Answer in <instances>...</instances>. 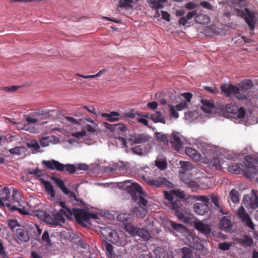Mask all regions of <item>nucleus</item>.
I'll use <instances>...</instances> for the list:
<instances>
[{"instance_id": "obj_1", "label": "nucleus", "mask_w": 258, "mask_h": 258, "mask_svg": "<svg viewBox=\"0 0 258 258\" xmlns=\"http://www.w3.org/2000/svg\"><path fill=\"white\" fill-rule=\"evenodd\" d=\"M126 190L129 193L135 201L138 202L139 206L145 207L147 204V200L143 197L146 195L140 184L137 183H132L131 185L127 186Z\"/></svg>"}, {"instance_id": "obj_2", "label": "nucleus", "mask_w": 258, "mask_h": 258, "mask_svg": "<svg viewBox=\"0 0 258 258\" xmlns=\"http://www.w3.org/2000/svg\"><path fill=\"white\" fill-rule=\"evenodd\" d=\"M143 178L148 184L153 188H158L162 185H165L168 187H172L173 185L171 182L167 180L165 177L144 176Z\"/></svg>"}, {"instance_id": "obj_3", "label": "nucleus", "mask_w": 258, "mask_h": 258, "mask_svg": "<svg viewBox=\"0 0 258 258\" xmlns=\"http://www.w3.org/2000/svg\"><path fill=\"white\" fill-rule=\"evenodd\" d=\"M241 17L243 18L251 31H254L257 19L256 14L248 8H245L244 10L239 12Z\"/></svg>"}, {"instance_id": "obj_4", "label": "nucleus", "mask_w": 258, "mask_h": 258, "mask_svg": "<svg viewBox=\"0 0 258 258\" xmlns=\"http://www.w3.org/2000/svg\"><path fill=\"white\" fill-rule=\"evenodd\" d=\"M257 191L252 189L250 194L244 196L242 203L247 209L254 210L258 207Z\"/></svg>"}, {"instance_id": "obj_5", "label": "nucleus", "mask_w": 258, "mask_h": 258, "mask_svg": "<svg viewBox=\"0 0 258 258\" xmlns=\"http://www.w3.org/2000/svg\"><path fill=\"white\" fill-rule=\"evenodd\" d=\"M236 214L238 218L242 222L244 223L246 226L252 230L255 229V225L253 224L249 215L243 206H240L237 210Z\"/></svg>"}, {"instance_id": "obj_6", "label": "nucleus", "mask_w": 258, "mask_h": 258, "mask_svg": "<svg viewBox=\"0 0 258 258\" xmlns=\"http://www.w3.org/2000/svg\"><path fill=\"white\" fill-rule=\"evenodd\" d=\"M72 216H74L76 221L80 224H90L89 221L88 212L84 209H72Z\"/></svg>"}, {"instance_id": "obj_7", "label": "nucleus", "mask_w": 258, "mask_h": 258, "mask_svg": "<svg viewBox=\"0 0 258 258\" xmlns=\"http://www.w3.org/2000/svg\"><path fill=\"white\" fill-rule=\"evenodd\" d=\"M64 214V209H60L58 212L53 213V217L50 215L47 217L48 224L51 225H58L64 223L65 218L63 217Z\"/></svg>"}, {"instance_id": "obj_8", "label": "nucleus", "mask_w": 258, "mask_h": 258, "mask_svg": "<svg viewBox=\"0 0 258 258\" xmlns=\"http://www.w3.org/2000/svg\"><path fill=\"white\" fill-rule=\"evenodd\" d=\"M125 234L120 232L117 233L115 230H113L110 236H109L108 241L116 244L118 246H123L126 244V240L124 239Z\"/></svg>"}, {"instance_id": "obj_9", "label": "nucleus", "mask_w": 258, "mask_h": 258, "mask_svg": "<svg viewBox=\"0 0 258 258\" xmlns=\"http://www.w3.org/2000/svg\"><path fill=\"white\" fill-rule=\"evenodd\" d=\"M194 225L196 229L202 234L207 236L211 235L212 229L209 224L199 220L195 222Z\"/></svg>"}, {"instance_id": "obj_10", "label": "nucleus", "mask_w": 258, "mask_h": 258, "mask_svg": "<svg viewBox=\"0 0 258 258\" xmlns=\"http://www.w3.org/2000/svg\"><path fill=\"white\" fill-rule=\"evenodd\" d=\"M226 109L230 113L236 115L239 119H241L245 116V111L242 107L238 108L236 105L232 104H227L226 105Z\"/></svg>"}, {"instance_id": "obj_11", "label": "nucleus", "mask_w": 258, "mask_h": 258, "mask_svg": "<svg viewBox=\"0 0 258 258\" xmlns=\"http://www.w3.org/2000/svg\"><path fill=\"white\" fill-rule=\"evenodd\" d=\"M15 235L17 239L22 242H28L30 239L29 229L24 227L17 228Z\"/></svg>"}, {"instance_id": "obj_12", "label": "nucleus", "mask_w": 258, "mask_h": 258, "mask_svg": "<svg viewBox=\"0 0 258 258\" xmlns=\"http://www.w3.org/2000/svg\"><path fill=\"white\" fill-rule=\"evenodd\" d=\"M42 164L45 166L47 169L51 170H56L58 171H60L61 170L63 169V164L54 159L51 160H43L42 161Z\"/></svg>"}, {"instance_id": "obj_13", "label": "nucleus", "mask_w": 258, "mask_h": 258, "mask_svg": "<svg viewBox=\"0 0 258 258\" xmlns=\"http://www.w3.org/2000/svg\"><path fill=\"white\" fill-rule=\"evenodd\" d=\"M150 138L147 133H136L131 136L130 140L135 144H143L148 141Z\"/></svg>"}, {"instance_id": "obj_14", "label": "nucleus", "mask_w": 258, "mask_h": 258, "mask_svg": "<svg viewBox=\"0 0 258 258\" xmlns=\"http://www.w3.org/2000/svg\"><path fill=\"white\" fill-rule=\"evenodd\" d=\"M194 212L198 215L203 216L209 211V204L207 203H196L193 206Z\"/></svg>"}, {"instance_id": "obj_15", "label": "nucleus", "mask_w": 258, "mask_h": 258, "mask_svg": "<svg viewBox=\"0 0 258 258\" xmlns=\"http://www.w3.org/2000/svg\"><path fill=\"white\" fill-rule=\"evenodd\" d=\"M167 2V0H147L149 7L156 10L155 15L159 17L160 13L159 9L163 8V5Z\"/></svg>"}, {"instance_id": "obj_16", "label": "nucleus", "mask_w": 258, "mask_h": 258, "mask_svg": "<svg viewBox=\"0 0 258 258\" xmlns=\"http://www.w3.org/2000/svg\"><path fill=\"white\" fill-rule=\"evenodd\" d=\"M104 125L111 132L121 135H123V133L126 130V126L122 124H110L107 122H104Z\"/></svg>"}, {"instance_id": "obj_17", "label": "nucleus", "mask_w": 258, "mask_h": 258, "mask_svg": "<svg viewBox=\"0 0 258 258\" xmlns=\"http://www.w3.org/2000/svg\"><path fill=\"white\" fill-rule=\"evenodd\" d=\"M181 96L184 97L185 100L174 106L177 111L182 110L187 107V103L190 102L192 95L191 93L187 92L182 94Z\"/></svg>"}, {"instance_id": "obj_18", "label": "nucleus", "mask_w": 258, "mask_h": 258, "mask_svg": "<svg viewBox=\"0 0 258 258\" xmlns=\"http://www.w3.org/2000/svg\"><path fill=\"white\" fill-rule=\"evenodd\" d=\"M219 226L222 230L230 231L232 228L233 223L230 218L223 216L220 221Z\"/></svg>"}, {"instance_id": "obj_19", "label": "nucleus", "mask_w": 258, "mask_h": 258, "mask_svg": "<svg viewBox=\"0 0 258 258\" xmlns=\"http://www.w3.org/2000/svg\"><path fill=\"white\" fill-rule=\"evenodd\" d=\"M117 219L118 221L122 222L124 226L131 224L134 221L133 216L129 213H121L118 215Z\"/></svg>"}, {"instance_id": "obj_20", "label": "nucleus", "mask_w": 258, "mask_h": 258, "mask_svg": "<svg viewBox=\"0 0 258 258\" xmlns=\"http://www.w3.org/2000/svg\"><path fill=\"white\" fill-rule=\"evenodd\" d=\"M170 142L175 149L178 150L182 146L180 138L174 133H172L169 138Z\"/></svg>"}, {"instance_id": "obj_21", "label": "nucleus", "mask_w": 258, "mask_h": 258, "mask_svg": "<svg viewBox=\"0 0 258 258\" xmlns=\"http://www.w3.org/2000/svg\"><path fill=\"white\" fill-rule=\"evenodd\" d=\"M41 115L40 120L46 119L54 117V114L56 115L58 114L57 111L53 110H48L46 109L41 108Z\"/></svg>"}, {"instance_id": "obj_22", "label": "nucleus", "mask_w": 258, "mask_h": 258, "mask_svg": "<svg viewBox=\"0 0 258 258\" xmlns=\"http://www.w3.org/2000/svg\"><path fill=\"white\" fill-rule=\"evenodd\" d=\"M41 183L44 185L46 191L50 195L51 198H53L55 196V191L52 184L48 181L40 178Z\"/></svg>"}, {"instance_id": "obj_23", "label": "nucleus", "mask_w": 258, "mask_h": 258, "mask_svg": "<svg viewBox=\"0 0 258 258\" xmlns=\"http://www.w3.org/2000/svg\"><path fill=\"white\" fill-rule=\"evenodd\" d=\"M185 152L188 156L195 161H199L201 159L200 154L197 150L191 147H186L185 149Z\"/></svg>"}, {"instance_id": "obj_24", "label": "nucleus", "mask_w": 258, "mask_h": 258, "mask_svg": "<svg viewBox=\"0 0 258 258\" xmlns=\"http://www.w3.org/2000/svg\"><path fill=\"white\" fill-rule=\"evenodd\" d=\"M10 198V191L8 187L0 190V205H3V201H8Z\"/></svg>"}, {"instance_id": "obj_25", "label": "nucleus", "mask_w": 258, "mask_h": 258, "mask_svg": "<svg viewBox=\"0 0 258 258\" xmlns=\"http://www.w3.org/2000/svg\"><path fill=\"white\" fill-rule=\"evenodd\" d=\"M220 89L226 96H230L232 95L233 91L237 90L235 86L232 85H227L226 84L221 85Z\"/></svg>"}, {"instance_id": "obj_26", "label": "nucleus", "mask_w": 258, "mask_h": 258, "mask_svg": "<svg viewBox=\"0 0 258 258\" xmlns=\"http://www.w3.org/2000/svg\"><path fill=\"white\" fill-rule=\"evenodd\" d=\"M197 14V11H190L187 13L184 17L180 18L179 20L178 23L180 25L185 26L188 20L192 17H196Z\"/></svg>"}, {"instance_id": "obj_27", "label": "nucleus", "mask_w": 258, "mask_h": 258, "mask_svg": "<svg viewBox=\"0 0 258 258\" xmlns=\"http://www.w3.org/2000/svg\"><path fill=\"white\" fill-rule=\"evenodd\" d=\"M237 90L233 91L232 95L236 97L239 100H245L247 99V92L243 90L242 88L237 87L236 86Z\"/></svg>"}, {"instance_id": "obj_28", "label": "nucleus", "mask_w": 258, "mask_h": 258, "mask_svg": "<svg viewBox=\"0 0 258 258\" xmlns=\"http://www.w3.org/2000/svg\"><path fill=\"white\" fill-rule=\"evenodd\" d=\"M202 106L203 110L206 113L211 112L214 107V104L210 100L207 99H202Z\"/></svg>"}, {"instance_id": "obj_29", "label": "nucleus", "mask_w": 258, "mask_h": 258, "mask_svg": "<svg viewBox=\"0 0 258 258\" xmlns=\"http://www.w3.org/2000/svg\"><path fill=\"white\" fill-rule=\"evenodd\" d=\"M150 118L155 123L161 122L163 124L166 123V120L164 116L160 112L156 111L155 113L152 114L150 116Z\"/></svg>"}, {"instance_id": "obj_30", "label": "nucleus", "mask_w": 258, "mask_h": 258, "mask_svg": "<svg viewBox=\"0 0 258 258\" xmlns=\"http://www.w3.org/2000/svg\"><path fill=\"white\" fill-rule=\"evenodd\" d=\"M195 21L197 23L201 24H207L210 23V19L209 17L204 14H197L195 17Z\"/></svg>"}, {"instance_id": "obj_31", "label": "nucleus", "mask_w": 258, "mask_h": 258, "mask_svg": "<svg viewBox=\"0 0 258 258\" xmlns=\"http://www.w3.org/2000/svg\"><path fill=\"white\" fill-rule=\"evenodd\" d=\"M147 212V211L145 208L141 206L136 207L133 209V213L141 218H144L146 217Z\"/></svg>"}, {"instance_id": "obj_32", "label": "nucleus", "mask_w": 258, "mask_h": 258, "mask_svg": "<svg viewBox=\"0 0 258 258\" xmlns=\"http://www.w3.org/2000/svg\"><path fill=\"white\" fill-rule=\"evenodd\" d=\"M101 116L105 117L108 121L113 122L118 120L119 114L117 112L112 111L110 113H102Z\"/></svg>"}, {"instance_id": "obj_33", "label": "nucleus", "mask_w": 258, "mask_h": 258, "mask_svg": "<svg viewBox=\"0 0 258 258\" xmlns=\"http://www.w3.org/2000/svg\"><path fill=\"white\" fill-rule=\"evenodd\" d=\"M137 235L141 237L145 241H148L151 237L149 231L144 228H139Z\"/></svg>"}, {"instance_id": "obj_34", "label": "nucleus", "mask_w": 258, "mask_h": 258, "mask_svg": "<svg viewBox=\"0 0 258 258\" xmlns=\"http://www.w3.org/2000/svg\"><path fill=\"white\" fill-rule=\"evenodd\" d=\"M33 214L35 216L37 217L39 219L44 221L48 224L47 217L50 216V215L46 212L42 210H34Z\"/></svg>"}, {"instance_id": "obj_35", "label": "nucleus", "mask_w": 258, "mask_h": 258, "mask_svg": "<svg viewBox=\"0 0 258 258\" xmlns=\"http://www.w3.org/2000/svg\"><path fill=\"white\" fill-rule=\"evenodd\" d=\"M103 247L105 249L106 253L108 258H115L113 246L111 244L105 242L103 244Z\"/></svg>"}, {"instance_id": "obj_36", "label": "nucleus", "mask_w": 258, "mask_h": 258, "mask_svg": "<svg viewBox=\"0 0 258 258\" xmlns=\"http://www.w3.org/2000/svg\"><path fill=\"white\" fill-rule=\"evenodd\" d=\"M51 179L55 182L63 193L67 194L68 188L66 187L64 182L61 179L54 176L51 177Z\"/></svg>"}, {"instance_id": "obj_37", "label": "nucleus", "mask_w": 258, "mask_h": 258, "mask_svg": "<svg viewBox=\"0 0 258 258\" xmlns=\"http://www.w3.org/2000/svg\"><path fill=\"white\" fill-rule=\"evenodd\" d=\"M169 207L171 209L175 211L177 210H182L183 205L180 200L179 199H174L171 203L169 204Z\"/></svg>"}, {"instance_id": "obj_38", "label": "nucleus", "mask_w": 258, "mask_h": 258, "mask_svg": "<svg viewBox=\"0 0 258 258\" xmlns=\"http://www.w3.org/2000/svg\"><path fill=\"white\" fill-rule=\"evenodd\" d=\"M238 242L243 246H250L253 243V239L250 236L244 235L239 239Z\"/></svg>"}, {"instance_id": "obj_39", "label": "nucleus", "mask_w": 258, "mask_h": 258, "mask_svg": "<svg viewBox=\"0 0 258 258\" xmlns=\"http://www.w3.org/2000/svg\"><path fill=\"white\" fill-rule=\"evenodd\" d=\"M62 169L60 170L61 172H68L69 173L72 174L76 172L77 170L76 166L73 164H63L62 166Z\"/></svg>"}, {"instance_id": "obj_40", "label": "nucleus", "mask_w": 258, "mask_h": 258, "mask_svg": "<svg viewBox=\"0 0 258 258\" xmlns=\"http://www.w3.org/2000/svg\"><path fill=\"white\" fill-rule=\"evenodd\" d=\"M59 205L62 208V209L64 210V216L71 219L72 217V209L69 208L64 202H59Z\"/></svg>"}, {"instance_id": "obj_41", "label": "nucleus", "mask_w": 258, "mask_h": 258, "mask_svg": "<svg viewBox=\"0 0 258 258\" xmlns=\"http://www.w3.org/2000/svg\"><path fill=\"white\" fill-rule=\"evenodd\" d=\"M229 198H230V200L234 204H237V203H239V192L235 189H232L229 193Z\"/></svg>"}, {"instance_id": "obj_42", "label": "nucleus", "mask_w": 258, "mask_h": 258, "mask_svg": "<svg viewBox=\"0 0 258 258\" xmlns=\"http://www.w3.org/2000/svg\"><path fill=\"white\" fill-rule=\"evenodd\" d=\"M113 230V229L110 228V227H100V231L103 237L108 240L109 236H110Z\"/></svg>"}, {"instance_id": "obj_43", "label": "nucleus", "mask_w": 258, "mask_h": 258, "mask_svg": "<svg viewBox=\"0 0 258 258\" xmlns=\"http://www.w3.org/2000/svg\"><path fill=\"white\" fill-rule=\"evenodd\" d=\"M26 172L29 174L31 175H34L36 177L39 178L40 180V178L44 175L43 171L39 169L38 168H37L34 169H27L26 170Z\"/></svg>"}, {"instance_id": "obj_44", "label": "nucleus", "mask_w": 258, "mask_h": 258, "mask_svg": "<svg viewBox=\"0 0 258 258\" xmlns=\"http://www.w3.org/2000/svg\"><path fill=\"white\" fill-rule=\"evenodd\" d=\"M156 166L160 169L163 170L167 168V163L166 159L157 158L155 161Z\"/></svg>"}, {"instance_id": "obj_45", "label": "nucleus", "mask_w": 258, "mask_h": 258, "mask_svg": "<svg viewBox=\"0 0 258 258\" xmlns=\"http://www.w3.org/2000/svg\"><path fill=\"white\" fill-rule=\"evenodd\" d=\"M179 164L180 165L181 167L182 168V170H180L179 172L181 173H184V171H183V170H190L193 168L192 164L190 163L189 162L180 161L179 162Z\"/></svg>"}, {"instance_id": "obj_46", "label": "nucleus", "mask_w": 258, "mask_h": 258, "mask_svg": "<svg viewBox=\"0 0 258 258\" xmlns=\"http://www.w3.org/2000/svg\"><path fill=\"white\" fill-rule=\"evenodd\" d=\"M133 0H119L118 6L120 8H131L133 7Z\"/></svg>"}, {"instance_id": "obj_47", "label": "nucleus", "mask_w": 258, "mask_h": 258, "mask_svg": "<svg viewBox=\"0 0 258 258\" xmlns=\"http://www.w3.org/2000/svg\"><path fill=\"white\" fill-rule=\"evenodd\" d=\"M25 148L23 146L16 147L9 150L11 154L17 155H21L23 153L25 152Z\"/></svg>"}, {"instance_id": "obj_48", "label": "nucleus", "mask_w": 258, "mask_h": 258, "mask_svg": "<svg viewBox=\"0 0 258 258\" xmlns=\"http://www.w3.org/2000/svg\"><path fill=\"white\" fill-rule=\"evenodd\" d=\"M190 199L193 200L200 201L202 203L209 204L210 199L206 196H192Z\"/></svg>"}, {"instance_id": "obj_49", "label": "nucleus", "mask_w": 258, "mask_h": 258, "mask_svg": "<svg viewBox=\"0 0 258 258\" xmlns=\"http://www.w3.org/2000/svg\"><path fill=\"white\" fill-rule=\"evenodd\" d=\"M252 86L253 82L250 80H245L240 84V88L246 91L251 89Z\"/></svg>"}, {"instance_id": "obj_50", "label": "nucleus", "mask_w": 258, "mask_h": 258, "mask_svg": "<svg viewBox=\"0 0 258 258\" xmlns=\"http://www.w3.org/2000/svg\"><path fill=\"white\" fill-rule=\"evenodd\" d=\"M27 146L29 148H33L36 152H39L40 145L38 142L35 140H32L29 142L27 143Z\"/></svg>"}, {"instance_id": "obj_51", "label": "nucleus", "mask_w": 258, "mask_h": 258, "mask_svg": "<svg viewBox=\"0 0 258 258\" xmlns=\"http://www.w3.org/2000/svg\"><path fill=\"white\" fill-rule=\"evenodd\" d=\"M228 171L232 174H237L240 171V168L236 164H230L228 167Z\"/></svg>"}, {"instance_id": "obj_52", "label": "nucleus", "mask_w": 258, "mask_h": 258, "mask_svg": "<svg viewBox=\"0 0 258 258\" xmlns=\"http://www.w3.org/2000/svg\"><path fill=\"white\" fill-rule=\"evenodd\" d=\"M51 142L52 138L49 137H42L39 141L41 146L43 147L48 146Z\"/></svg>"}, {"instance_id": "obj_53", "label": "nucleus", "mask_w": 258, "mask_h": 258, "mask_svg": "<svg viewBox=\"0 0 258 258\" xmlns=\"http://www.w3.org/2000/svg\"><path fill=\"white\" fill-rule=\"evenodd\" d=\"M168 107L169 108L170 116L175 119H177L179 117L178 111L176 109L174 106L171 104H169Z\"/></svg>"}, {"instance_id": "obj_54", "label": "nucleus", "mask_w": 258, "mask_h": 258, "mask_svg": "<svg viewBox=\"0 0 258 258\" xmlns=\"http://www.w3.org/2000/svg\"><path fill=\"white\" fill-rule=\"evenodd\" d=\"M183 256L182 258H191L192 256V251L191 249L187 247H183L182 248Z\"/></svg>"}, {"instance_id": "obj_55", "label": "nucleus", "mask_w": 258, "mask_h": 258, "mask_svg": "<svg viewBox=\"0 0 258 258\" xmlns=\"http://www.w3.org/2000/svg\"><path fill=\"white\" fill-rule=\"evenodd\" d=\"M8 224L12 231H14L16 227H20L19 222L16 219H10L8 220Z\"/></svg>"}, {"instance_id": "obj_56", "label": "nucleus", "mask_w": 258, "mask_h": 258, "mask_svg": "<svg viewBox=\"0 0 258 258\" xmlns=\"http://www.w3.org/2000/svg\"><path fill=\"white\" fill-rule=\"evenodd\" d=\"M155 136L159 141L164 143L168 142L167 137L165 134H163L162 133L156 132Z\"/></svg>"}, {"instance_id": "obj_57", "label": "nucleus", "mask_w": 258, "mask_h": 258, "mask_svg": "<svg viewBox=\"0 0 258 258\" xmlns=\"http://www.w3.org/2000/svg\"><path fill=\"white\" fill-rule=\"evenodd\" d=\"M124 227L125 229L132 234L137 235L139 228L131 224L127 225Z\"/></svg>"}, {"instance_id": "obj_58", "label": "nucleus", "mask_w": 258, "mask_h": 258, "mask_svg": "<svg viewBox=\"0 0 258 258\" xmlns=\"http://www.w3.org/2000/svg\"><path fill=\"white\" fill-rule=\"evenodd\" d=\"M7 206L9 207L12 211L17 210L23 215H27L29 214L28 212L24 208L21 209L17 208L16 206H11L10 204H8Z\"/></svg>"}, {"instance_id": "obj_59", "label": "nucleus", "mask_w": 258, "mask_h": 258, "mask_svg": "<svg viewBox=\"0 0 258 258\" xmlns=\"http://www.w3.org/2000/svg\"><path fill=\"white\" fill-rule=\"evenodd\" d=\"M170 225L173 229L178 232H182L184 229V226L181 224H178L171 221Z\"/></svg>"}, {"instance_id": "obj_60", "label": "nucleus", "mask_w": 258, "mask_h": 258, "mask_svg": "<svg viewBox=\"0 0 258 258\" xmlns=\"http://www.w3.org/2000/svg\"><path fill=\"white\" fill-rule=\"evenodd\" d=\"M172 193L174 194V199H183L185 198V195L183 191L180 190H172Z\"/></svg>"}, {"instance_id": "obj_61", "label": "nucleus", "mask_w": 258, "mask_h": 258, "mask_svg": "<svg viewBox=\"0 0 258 258\" xmlns=\"http://www.w3.org/2000/svg\"><path fill=\"white\" fill-rule=\"evenodd\" d=\"M231 246L230 243L227 242H223L219 244L218 248L223 251L227 250Z\"/></svg>"}, {"instance_id": "obj_62", "label": "nucleus", "mask_w": 258, "mask_h": 258, "mask_svg": "<svg viewBox=\"0 0 258 258\" xmlns=\"http://www.w3.org/2000/svg\"><path fill=\"white\" fill-rule=\"evenodd\" d=\"M164 196L165 199L167 200L170 202V203H171L175 199L174 194L172 193V190L170 192L165 191Z\"/></svg>"}, {"instance_id": "obj_63", "label": "nucleus", "mask_w": 258, "mask_h": 258, "mask_svg": "<svg viewBox=\"0 0 258 258\" xmlns=\"http://www.w3.org/2000/svg\"><path fill=\"white\" fill-rule=\"evenodd\" d=\"M211 199L212 203L215 205L216 208H220V205L219 203V198L217 195L212 194L211 196Z\"/></svg>"}, {"instance_id": "obj_64", "label": "nucleus", "mask_w": 258, "mask_h": 258, "mask_svg": "<svg viewBox=\"0 0 258 258\" xmlns=\"http://www.w3.org/2000/svg\"><path fill=\"white\" fill-rule=\"evenodd\" d=\"M212 165L213 166L215 167L217 169H221L222 168V164L218 158L214 159Z\"/></svg>"}]
</instances>
